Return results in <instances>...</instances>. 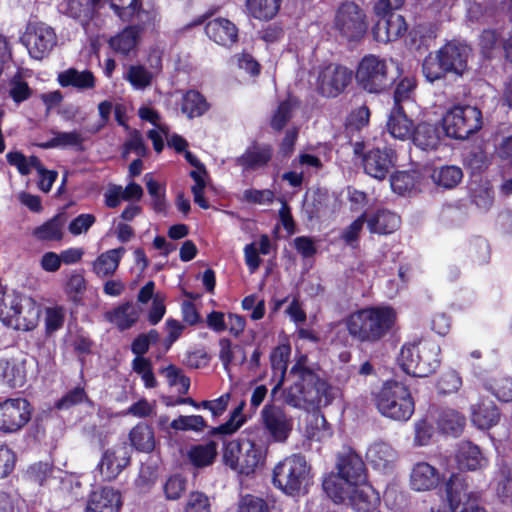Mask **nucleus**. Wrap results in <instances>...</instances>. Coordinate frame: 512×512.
Masks as SVG:
<instances>
[{"instance_id":"nucleus-1","label":"nucleus","mask_w":512,"mask_h":512,"mask_svg":"<svg viewBox=\"0 0 512 512\" xmlns=\"http://www.w3.org/2000/svg\"><path fill=\"white\" fill-rule=\"evenodd\" d=\"M288 386L282 390L283 402L295 409L313 411L329 405L335 389L310 366L306 355H299L287 375Z\"/></svg>"},{"instance_id":"nucleus-2","label":"nucleus","mask_w":512,"mask_h":512,"mask_svg":"<svg viewBox=\"0 0 512 512\" xmlns=\"http://www.w3.org/2000/svg\"><path fill=\"white\" fill-rule=\"evenodd\" d=\"M472 49L466 43L450 41L434 53H429L422 64V72L427 81L433 83L446 74L462 76L468 69Z\"/></svg>"},{"instance_id":"nucleus-3","label":"nucleus","mask_w":512,"mask_h":512,"mask_svg":"<svg viewBox=\"0 0 512 512\" xmlns=\"http://www.w3.org/2000/svg\"><path fill=\"white\" fill-rule=\"evenodd\" d=\"M396 314L389 307H371L352 313L345 321L349 334L360 342L375 343L392 329Z\"/></svg>"},{"instance_id":"nucleus-4","label":"nucleus","mask_w":512,"mask_h":512,"mask_svg":"<svg viewBox=\"0 0 512 512\" xmlns=\"http://www.w3.org/2000/svg\"><path fill=\"white\" fill-rule=\"evenodd\" d=\"M440 346L430 340L405 344L398 358L399 365L408 375L427 377L438 368Z\"/></svg>"},{"instance_id":"nucleus-5","label":"nucleus","mask_w":512,"mask_h":512,"mask_svg":"<svg viewBox=\"0 0 512 512\" xmlns=\"http://www.w3.org/2000/svg\"><path fill=\"white\" fill-rule=\"evenodd\" d=\"M375 401L378 411L395 421H408L415 410L409 388L395 380L387 381L382 385L376 394Z\"/></svg>"},{"instance_id":"nucleus-6","label":"nucleus","mask_w":512,"mask_h":512,"mask_svg":"<svg viewBox=\"0 0 512 512\" xmlns=\"http://www.w3.org/2000/svg\"><path fill=\"white\" fill-rule=\"evenodd\" d=\"M263 458L262 446L249 439L228 442L223 453L225 465L243 475L254 473Z\"/></svg>"},{"instance_id":"nucleus-7","label":"nucleus","mask_w":512,"mask_h":512,"mask_svg":"<svg viewBox=\"0 0 512 512\" xmlns=\"http://www.w3.org/2000/svg\"><path fill=\"white\" fill-rule=\"evenodd\" d=\"M309 475L303 456L294 454L279 462L273 470V483L288 495L299 492Z\"/></svg>"},{"instance_id":"nucleus-8","label":"nucleus","mask_w":512,"mask_h":512,"mask_svg":"<svg viewBox=\"0 0 512 512\" xmlns=\"http://www.w3.org/2000/svg\"><path fill=\"white\" fill-rule=\"evenodd\" d=\"M351 486L338 487L335 479L323 482V488L335 503H346L357 512H370L377 501L372 487L365 484Z\"/></svg>"},{"instance_id":"nucleus-9","label":"nucleus","mask_w":512,"mask_h":512,"mask_svg":"<svg viewBox=\"0 0 512 512\" xmlns=\"http://www.w3.org/2000/svg\"><path fill=\"white\" fill-rule=\"evenodd\" d=\"M442 123L448 137L466 139L481 128L482 113L473 106H454L446 112Z\"/></svg>"},{"instance_id":"nucleus-10","label":"nucleus","mask_w":512,"mask_h":512,"mask_svg":"<svg viewBox=\"0 0 512 512\" xmlns=\"http://www.w3.org/2000/svg\"><path fill=\"white\" fill-rule=\"evenodd\" d=\"M356 79L368 92L379 93L390 86L394 77L390 74V66L385 59L370 54L360 61Z\"/></svg>"},{"instance_id":"nucleus-11","label":"nucleus","mask_w":512,"mask_h":512,"mask_svg":"<svg viewBox=\"0 0 512 512\" xmlns=\"http://www.w3.org/2000/svg\"><path fill=\"white\" fill-rule=\"evenodd\" d=\"M333 26L343 38L357 41L367 31L366 15L357 4L345 1L336 10Z\"/></svg>"},{"instance_id":"nucleus-12","label":"nucleus","mask_w":512,"mask_h":512,"mask_svg":"<svg viewBox=\"0 0 512 512\" xmlns=\"http://www.w3.org/2000/svg\"><path fill=\"white\" fill-rule=\"evenodd\" d=\"M337 474L327 479H335L338 487L364 485L367 481V470L362 457L353 449L346 448L337 456Z\"/></svg>"},{"instance_id":"nucleus-13","label":"nucleus","mask_w":512,"mask_h":512,"mask_svg":"<svg viewBox=\"0 0 512 512\" xmlns=\"http://www.w3.org/2000/svg\"><path fill=\"white\" fill-rule=\"evenodd\" d=\"M445 495L451 512H488L480 506L474 492L467 491L465 477L452 473L445 481Z\"/></svg>"},{"instance_id":"nucleus-14","label":"nucleus","mask_w":512,"mask_h":512,"mask_svg":"<svg viewBox=\"0 0 512 512\" xmlns=\"http://www.w3.org/2000/svg\"><path fill=\"white\" fill-rule=\"evenodd\" d=\"M352 80V72L345 66L329 63L317 69L316 89L324 97L333 98L344 92Z\"/></svg>"},{"instance_id":"nucleus-15","label":"nucleus","mask_w":512,"mask_h":512,"mask_svg":"<svg viewBox=\"0 0 512 512\" xmlns=\"http://www.w3.org/2000/svg\"><path fill=\"white\" fill-rule=\"evenodd\" d=\"M29 55L41 60L48 56L57 43L54 30L42 22H29L22 37Z\"/></svg>"},{"instance_id":"nucleus-16","label":"nucleus","mask_w":512,"mask_h":512,"mask_svg":"<svg viewBox=\"0 0 512 512\" xmlns=\"http://www.w3.org/2000/svg\"><path fill=\"white\" fill-rule=\"evenodd\" d=\"M30 403L24 398H9L0 402V431L11 434L20 431L30 421Z\"/></svg>"},{"instance_id":"nucleus-17","label":"nucleus","mask_w":512,"mask_h":512,"mask_svg":"<svg viewBox=\"0 0 512 512\" xmlns=\"http://www.w3.org/2000/svg\"><path fill=\"white\" fill-rule=\"evenodd\" d=\"M131 462V451L125 444L106 449L97 465L105 481L115 480Z\"/></svg>"},{"instance_id":"nucleus-18","label":"nucleus","mask_w":512,"mask_h":512,"mask_svg":"<svg viewBox=\"0 0 512 512\" xmlns=\"http://www.w3.org/2000/svg\"><path fill=\"white\" fill-rule=\"evenodd\" d=\"M261 419L269 435L277 442H284L292 431V418L278 405L266 404L261 411Z\"/></svg>"},{"instance_id":"nucleus-19","label":"nucleus","mask_w":512,"mask_h":512,"mask_svg":"<svg viewBox=\"0 0 512 512\" xmlns=\"http://www.w3.org/2000/svg\"><path fill=\"white\" fill-rule=\"evenodd\" d=\"M396 163V153L390 147L373 148L362 159L365 173L377 180H383Z\"/></svg>"},{"instance_id":"nucleus-20","label":"nucleus","mask_w":512,"mask_h":512,"mask_svg":"<svg viewBox=\"0 0 512 512\" xmlns=\"http://www.w3.org/2000/svg\"><path fill=\"white\" fill-rule=\"evenodd\" d=\"M16 307L15 316L9 327L21 331L34 330L41 315L40 305L32 297L21 294Z\"/></svg>"},{"instance_id":"nucleus-21","label":"nucleus","mask_w":512,"mask_h":512,"mask_svg":"<svg viewBox=\"0 0 512 512\" xmlns=\"http://www.w3.org/2000/svg\"><path fill=\"white\" fill-rule=\"evenodd\" d=\"M366 459L374 469L386 474L396 468L398 453L389 443L375 441L367 448Z\"/></svg>"},{"instance_id":"nucleus-22","label":"nucleus","mask_w":512,"mask_h":512,"mask_svg":"<svg viewBox=\"0 0 512 512\" xmlns=\"http://www.w3.org/2000/svg\"><path fill=\"white\" fill-rule=\"evenodd\" d=\"M205 33L210 40L226 48L236 44L239 37V29L236 24L223 17L209 20L205 25Z\"/></svg>"},{"instance_id":"nucleus-23","label":"nucleus","mask_w":512,"mask_h":512,"mask_svg":"<svg viewBox=\"0 0 512 512\" xmlns=\"http://www.w3.org/2000/svg\"><path fill=\"white\" fill-rule=\"evenodd\" d=\"M455 461L461 471H479L485 469L489 464L488 458L480 448L470 441H463L458 444L455 451Z\"/></svg>"},{"instance_id":"nucleus-24","label":"nucleus","mask_w":512,"mask_h":512,"mask_svg":"<svg viewBox=\"0 0 512 512\" xmlns=\"http://www.w3.org/2000/svg\"><path fill=\"white\" fill-rule=\"evenodd\" d=\"M380 19L373 27L374 39L379 43H388L400 38L407 31V24L403 16L390 14L379 16Z\"/></svg>"},{"instance_id":"nucleus-25","label":"nucleus","mask_w":512,"mask_h":512,"mask_svg":"<svg viewBox=\"0 0 512 512\" xmlns=\"http://www.w3.org/2000/svg\"><path fill=\"white\" fill-rule=\"evenodd\" d=\"M440 480L439 470L427 462H418L411 469L410 487L414 491L434 490L439 485Z\"/></svg>"},{"instance_id":"nucleus-26","label":"nucleus","mask_w":512,"mask_h":512,"mask_svg":"<svg viewBox=\"0 0 512 512\" xmlns=\"http://www.w3.org/2000/svg\"><path fill=\"white\" fill-rule=\"evenodd\" d=\"M122 498L119 491L104 487L93 491L87 500L86 512H119Z\"/></svg>"},{"instance_id":"nucleus-27","label":"nucleus","mask_w":512,"mask_h":512,"mask_svg":"<svg viewBox=\"0 0 512 512\" xmlns=\"http://www.w3.org/2000/svg\"><path fill=\"white\" fill-rule=\"evenodd\" d=\"M501 413L497 405L489 399H480L470 407V419L477 428L485 430L498 424Z\"/></svg>"},{"instance_id":"nucleus-28","label":"nucleus","mask_w":512,"mask_h":512,"mask_svg":"<svg viewBox=\"0 0 512 512\" xmlns=\"http://www.w3.org/2000/svg\"><path fill=\"white\" fill-rule=\"evenodd\" d=\"M273 155V149L267 144H255L235 159V164L244 171L256 170L268 164Z\"/></svg>"},{"instance_id":"nucleus-29","label":"nucleus","mask_w":512,"mask_h":512,"mask_svg":"<svg viewBox=\"0 0 512 512\" xmlns=\"http://www.w3.org/2000/svg\"><path fill=\"white\" fill-rule=\"evenodd\" d=\"M126 250L124 247L111 249L101 253L92 262V271L99 278L113 276L117 271L119 264Z\"/></svg>"},{"instance_id":"nucleus-30","label":"nucleus","mask_w":512,"mask_h":512,"mask_svg":"<svg viewBox=\"0 0 512 512\" xmlns=\"http://www.w3.org/2000/svg\"><path fill=\"white\" fill-rule=\"evenodd\" d=\"M61 87H73L79 91L93 89L96 85L94 74L90 70H78L68 68L60 72L57 76Z\"/></svg>"},{"instance_id":"nucleus-31","label":"nucleus","mask_w":512,"mask_h":512,"mask_svg":"<svg viewBox=\"0 0 512 512\" xmlns=\"http://www.w3.org/2000/svg\"><path fill=\"white\" fill-rule=\"evenodd\" d=\"M290 354L291 348L288 345H279L271 353V368L273 370L274 376L278 375V379L276 380L275 385L271 389L272 398H274L276 394L282 389L287 372Z\"/></svg>"},{"instance_id":"nucleus-32","label":"nucleus","mask_w":512,"mask_h":512,"mask_svg":"<svg viewBox=\"0 0 512 512\" xmlns=\"http://www.w3.org/2000/svg\"><path fill=\"white\" fill-rule=\"evenodd\" d=\"M387 129L391 136L396 139L405 140L412 136L413 123L407 117L401 105L392 108L387 121Z\"/></svg>"},{"instance_id":"nucleus-33","label":"nucleus","mask_w":512,"mask_h":512,"mask_svg":"<svg viewBox=\"0 0 512 512\" xmlns=\"http://www.w3.org/2000/svg\"><path fill=\"white\" fill-rule=\"evenodd\" d=\"M140 316V308L132 302H126L107 313V319L120 330L132 327Z\"/></svg>"},{"instance_id":"nucleus-34","label":"nucleus","mask_w":512,"mask_h":512,"mask_svg":"<svg viewBox=\"0 0 512 512\" xmlns=\"http://www.w3.org/2000/svg\"><path fill=\"white\" fill-rule=\"evenodd\" d=\"M400 217L389 210H379L367 221L371 233L390 234L400 227Z\"/></svg>"},{"instance_id":"nucleus-35","label":"nucleus","mask_w":512,"mask_h":512,"mask_svg":"<svg viewBox=\"0 0 512 512\" xmlns=\"http://www.w3.org/2000/svg\"><path fill=\"white\" fill-rule=\"evenodd\" d=\"M65 223V216L63 214H57L42 225L36 227L32 234L39 241H61L64 236Z\"/></svg>"},{"instance_id":"nucleus-36","label":"nucleus","mask_w":512,"mask_h":512,"mask_svg":"<svg viewBox=\"0 0 512 512\" xmlns=\"http://www.w3.org/2000/svg\"><path fill=\"white\" fill-rule=\"evenodd\" d=\"M26 381L23 363L0 360V382L10 388H20Z\"/></svg>"},{"instance_id":"nucleus-37","label":"nucleus","mask_w":512,"mask_h":512,"mask_svg":"<svg viewBox=\"0 0 512 512\" xmlns=\"http://www.w3.org/2000/svg\"><path fill=\"white\" fill-rule=\"evenodd\" d=\"M218 444L208 441L192 446L188 451V459L197 468H204L214 463L218 454Z\"/></svg>"},{"instance_id":"nucleus-38","label":"nucleus","mask_w":512,"mask_h":512,"mask_svg":"<svg viewBox=\"0 0 512 512\" xmlns=\"http://www.w3.org/2000/svg\"><path fill=\"white\" fill-rule=\"evenodd\" d=\"M414 144L422 150H433L440 142V131L436 125L420 123L412 134Z\"/></svg>"},{"instance_id":"nucleus-39","label":"nucleus","mask_w":512,"mask_h":512,"mask_svg":"<svg viewBox=\"0 0 512 512\" xmlns=\"http://www.w3.org/2000/svg\"><path fill=\"white\" fill-rule=\"evenodd\" d=\"M497 497L505 504L512 503V461L503 462L495 477Z\"/></svg>"},{"instance_id":"nucleus-40","label":"nucleus","mask_w":512,"mask_h":512,"mask_svg":"<svg viewBox=\"0 0 512 512\" xmlns=\"http://www.w3.org/2000/svg\"><path fill=\"white\" fill-rule=\"evenodd\" d=\"M484 388L501 402L512 401V378L510 376H493L485 381Z\"/></svg>"},{"instance_id":"nucleus-41","label":"nucleus","mask_w":512,"mask_h":512,"mask_svg":"<svg viewBox=\"0 0 512 512\" xmlns=\"http://www.w3.org/2000/svg\"><path fill=\"white\" fill-rule=\"evenodd\" d=\"M132 446L141 452H151L155 447L154 432L145 424L136 425L129 433Z\"/></svg>"},{"instance_id":"nucleus-42","label":"nucleus","mask_w":512,"mask_h":512,"mask_svg":"<svg viewBox=\"0 0 512 512\" xmlns=\"http://www.w3.org/2000/svg\"><path fill=\"white\" fill-rule=\"evenodd\" d=\"M281 0H247L249 14L259 20H270L278 13Z\"/></svg>"},{"instance_id":"nucleus-43","label":"nucleus","mask_w":512,"mask_h":512,"mask_svg":"<svg viewBox=\"0 0 512 512\" xmlns=\"http://www.w3.org/2000/svg\"><path fill=\"white\" fill-rule=\"evenodd\" d=\"M209 108L206 99L198 91H187L182 99L181 110L189 118L203 115Z\"/></svg>"},{"instance_id":"nucleus-44","label":"nucleus","mask_w":512,"mask_h":512,"mask_svg":"<svg viewBox=\"0 0 512 512\" xmlns=\"http://www.w3.org/2000/svg\"><path fill=\"white\" fill-rule=\"evenodd\" d=\"M431 177L438 186L451 189L460 183L463 172L458 166L447 165L434 169Z\"/></svg>"},{"instance_id":"nucleus-45","label":"nucleus","mask_w":512,"mask_h":512,"mask_svg":"<svg viewBox=\"0 0 512 512\" xmlns=\"http://www.w3.org/2000/svg\"><path fill=\"white\" fill-rule=\"evenodd\" d=\"M138 38V30L135 27H128L112 37L109 41V45L114 51L127 55L137 45Z\"/></svg>"},{"instance_id":"nucleus-46","label":"nucleus","mask_w":512,"mask_h":512,"mask_svg":"<svg viewBox=\"0 0 512 512\" xmlns=\"http://www.w3.org/2000/svg\"><path fill=\"white\" fill-rule=\"evenodd\" d=\"M66 319V308L61 305L48 306L44 309L45 333L53 335L62 329Z\"/></svg>"},{"instance_id":"nucleus-47","label":"nucleus","mask_w":512,"mask_h":512,"mask_svg":"<svg viewBox=\"0 0 512 512\" xmlns=\"http://www.w3.org/2000/svg\"><path fill=\"white\" fill-rule=\"evenodd\" d=\"M438 425L444 433L458 435L464 428L465 417L453 409L444 410L438 418Z\"/></svg>"},{"instance_id":"nucleus-48","label":"nucleus","mask_w":512,"mask_h":512,"mask_svg":"<svg viewBox=\"0 0 512 512\" xmlns=\"http://www.w3.org/2000/svg\"><path fill=\"white\" fill-rule=\"evenodd\" d=\"M244 407L245 402L241 401L239 405L233 409L229 419L220 426L212 428L210 434L231 435L235 433L245 422V417L243 415Z\"/></svg>"},{"instance_id":"nucleus-49","label":"nucleus","mask_w":512,"mask_h":512,"mask_svg":"<svg viewBox=\"0 0 512 512\" xmlns=\"http://www.w3.org/2000/svg\"><path fill=\"white\" fill-rule=\"evenodd\" d=\"M124 78L136 90H144L151 85L154 75L143 65H131Z\"/></svg>"},{"instance_id":"nucleus-50","label":"nucleus","mask_w":512,"mask_h":512,"mask_svg":"<svg viewBox=\"0 0 512 512\" xmlns=\"http://www.w3.org/2000/svg\"><path fill=\"white\" fill-rule=\"evenodd\" d=\"M20 295L15 291H0V321L8 327L15 316Z\"/></svg>"},{"instance_id":"nucleus-51","label":"nucleus","mask_w":512,"mask_h":512,"mask_svg":"<svg viewBox=\"0 0 512 512\" xmlns=\"http://www.w3.org/2000/svg\"><path fill=\"white\" fill-rule=\"evenodd\" d=\"M84 141L81 133L74 130L70 132H56L54 136L46 143L41 144L43 148L56 147H80Z\"/></svg>"},{"instance_id":"nucleus-52","label":"nucleus","mask_w":512,"mask_h":512,"mask_svg":"<svg viewBox=\"0 0 512 512\" xmlns=\"http://www.w3.org/2000/svg\"><path fill=\"white\" fill-rule=\"evenodd\" d=\"M7 162L15 166L21 175H28L32 169L40 170V160L36 156L25 157L21 152H9L6 155Z\"/></svg>"},{"instance_id":"nucleus-53","label":"nucleus","mask_w":512,"mask_h":512,"mask_svg":"<svg viewBox=\"0 0 512 512\" xmlns=\"http://www.w3.org/2000/svg\"><path fill=\"white\" fill-rule=\"evenodd\" d=\"M170 427L176 431L202 432L207 427V424L200 415H180L170 423Z\"/></svg>"},{"instance_id":"nucleus-54","label":"nucleus","mask_w":512,"mask_h":512,"mask_svg":"<svg viewBox=\"0 0 512 512\" xmlns=\"http://www.w3.org/2000/svg\"><path fill=\"white\" fill-rule=\"evenodd\" d=\"M462 386V378L455 370L444 372L437 383V389L441 394H452Z\"/></svg>"},{"instance_id":"nucleus-55","label":"nucleus","mask_w":512,"mask_h":512,"mask_svg":"<svg viewBox=\"0 0 512 512\" xmlns=\"http://www.w3.org/2000/svg\"><path fill=\"white\" fill-rule=\"evenodd\" d=\"M187 481L181 475L169 477L163 485V491L167 500H178L186 491Z\"/></svg>"},{"instance_id":"nucleus-56","label":"nucleus","mask_w":512,"mask_h":512,"mask_svg":"<svg viewBox=\"0 0 512 512\" xmlns=\"http://www.w3.org/2000/svg\"><path fill=\"white\" fill-rule=\"evenodd\" d=\"M9 96L17 104L27 100L31 96L28 83L20 75H15L9 81Z\"/></svg>"},{"instance_id":"nucleus-57","label":"nucleus","mask_w":512,"mask_h":512,"mask_svg":"<svg viewBox=\"0 0 512 512\" xmlns=\"http://www.w3.org/2000/svg\"><path fill=\"white\" fill-rule=\"evenodd\" d=\"M390 185L395 193L404 195L414 188L415 179L414 176L408 172L398 171L391 176Z\"/></svg>"},{"instance_id":"nucleus-58","label":"nucleus","mask_w":512,"mask_h":512,"mask_svg":"<svg viewBox=\"0 0 512 512\" xmlns=\"http://www.w3.org/2000/svg\"><path fill=\"white\" fill-rule=\"evenodd\" d=\"M183 512H211L208 497L199 491H193L188 495Z\"/></svg>"},{"instance_id":"nucleus-59","label":"nucleus","mask_w":512,"mask_h":512,"mask_svg":"<svg viewBox=\"0 0 512 512\" xmlns=\"http://www.w3.org/2000/svg\"><path fill=\"white\" fill-rule=\"evenodd\" d=\"M85 290L86 280L84 276L77 272L72 273L66 282L65 293L71 298V300L76 302Z\"/></svg>"},{"instance_id":"nucleus-60","label":"nucleus","mask_w":512,"mask_h":512,"mask_svg":"<svg viewBox=\"0 0 512 512\" xmlns=\"http://www.w3.org/2000/svg\"><path fill=\"white\" fill-rule=\"evenodd\" d=\"M101 0H88V4L83 8L76 1H71L69 4V14L71 17L77 19L82 25H85L92 16L93 9L99 4Z\"/></svg>"},{"instance_id":"nucleus-61","label":"nucleus","mask_w":512,"mask_h":512,"mask_svg":"<svg viewBox=\"0 0 512 512\" xmlns=\"http://www.w3.org/2000/svg\"><path fill=\"white\" fill-rule=\"evenodd\" d=\"M236 512H269L265 501L253 495L242 496Z\"/></svg>"},{"instance_id":"nucleus-62","label":"nucleus","mask_w":512,"mask_h":512,"mask_svg":"<svg viewBox=\"0 0 512 512\" xmlns=\"http://www.w3.org/2000/svg\"><path fill=\"white\" fill-rule=\"evenodd\" d=\"M479 45L482 54L490 58L495 50L499 47V35L493 29H486L480 35Z\"/></svg>"},{"instance_id":"nucleus-63","label":"nucleus","mask_w":512,"mask_h":512,"mask_svg":"<svg viewBox=\"0 0 512 512\" xmlns=\"http://www.w3.org/2000/svg\"><path fill=\"white\" fill-rule=\"evenodd\" d=\"M292 108L293 103L291 100H287L279 104L271 120V126L273 129L279 131L285 126L287 121L291 118Z\"/></svg>"},{"instance_id":"nucleus-64","label":"nucleus","mask_w":512,"mask_h":512,"mask_svg":"<svg viewBox=\"0 0 512 512\" xmlns=\"http://www.w3.org/2000/svg\"><path fill=\"white\" fill-rule=\"evenodd\" d=\"M0 512H21V498L18 494L0 491Z\"/></svg>"}]
</instances>
